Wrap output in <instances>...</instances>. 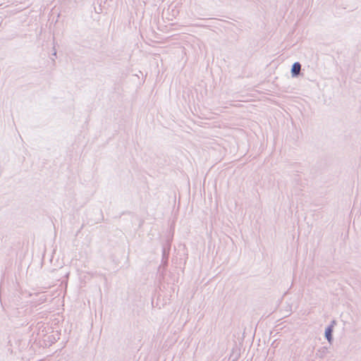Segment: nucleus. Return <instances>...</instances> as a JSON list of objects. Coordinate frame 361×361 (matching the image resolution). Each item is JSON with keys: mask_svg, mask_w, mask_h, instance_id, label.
<instances>
[{"mask_svg": "<svg viewBox=\"0 0 361 361\" xmlns=\"http://www.w3.org/2000/svg\"><path fill=\"white\" fill-rule=\"evenodd\" d=\"M326 350L327 349L326 348H322L318 350L317 355H319V357H322L326 353Z\"/></svg>", "mask_w": 361, "mask_h": 361, "instance_id": "7ed1b4c3", "label": "nucleus"}, {"mask_svg": "<svg viewBox=\"0 0 361 361\" xmlns=\"http://www.w3.org/2000/svg\"><path fill=\"white\" fill-rule=\"evenodd\" d=\"M336 324V321L334 320L331 322V324L327 326V328L325 329V338L326 340L331 343L333 340V331H334V326Z\"/></svg>", "mask_w": 361, "mask_h": 361, "instance_id": "f257e3e1", "label": "nucleus"}, {"mask_svg": "<svg viewBox=\"0 0 361 361\" xmlns=\"http://www.w3.org/2000/svg\"><path fill=\"white\" fill-rule=\"evenodd\" d=\"M301 70V64L299 62H295L291 68V75L292 77H298L300 75V72Z\"/></svg>", "mask_w": 361, "mask_h": 361, "instance_id": "f03ea898", "label": "nucleus"}, {"mask_svg": "<svg viewBox=\"0 0 361 361\" xmlns=\"http://www.w3.org/2000/svg\"><path fill=\"white\" fill-rule=\"evenodd\" d=\"M163 260L164 261V264H167V260H168V253H166V248L163 249Z\"/></svg>", "mask_w": 361, "mask_h": 361, "instance_id": "20e7f679", "label": "nucleus"}]
</instances>
